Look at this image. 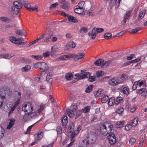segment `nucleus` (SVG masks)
<instances>
[{"mask_svg":"<svg viewBox=\"0 0 147 147\" xmlns=\"http://www.w3.org/2000/svg\"><path fill=\"white\" fill-rule=\"evenodd\" d=\"M96 140V134L93 132H90L85 138L81 140L77 147H92Z\"/></svg>","mask_w":147,"mask_h":147,"instance_id":"1","label":"nucleus"},{"mask_svg":"<svg viewBox=\"0 0 147 147\" xmlns=\"http://www.w3.org/2000/svg\"><path fill=\"white\" fill-rule=\"evenodd\" d=\"M113 128V125L110 123L102 124L100 127V131L102 135L107 136L111 132Z\"/></svg>","mask_w":147,"mask_h":147,"instance_id":"2","label":"nucleus"},{"mask_svg":"<svg viewBox=\"0 0 147 147\" xmlns=\"http://www.w3.org/2000/svg\"><path fill=\"white\" fill-rule=\"evenodd\" d=\"M123 83V81L119 80L118 78L116 77H114L109 79L108 82V84L111 86H116Z\"/></svg>","mask_w":147,"mask_h":147,"instance_id":"3","label":"nucleus"},{"mask_svg":"<svg viewBox=\"0 0 147 147\" xmlns=\"http://www.w3.org/2000/svg\"><path fill=\"white\" fill-rule=\"evenodd\" d=\"M10 40L13 43L16 44L17 45H21L22 43L24 44L26 42H23L24 41L23 38H19L17 39L13 36H11L9 38Z\"/></svg>","mask_w":147,"mask_h":147,"instance_id":"4","label":"nucleus"},{"mask_svg":"<svg viewBox=\"0 0 147 147\" xmlns=\"http://www.w3.org/2000/svg\"><path fill=\"white\" fill-rule=\"evenodd\" d=\"M22 110L28 114L31 113L33 111V107L31 104L29 103H26L22 108Z\"/></svg>","mask_w":147,"mask_h":147,"instance_id":"5","label":"nucleus"},{"mask_svg":"<svg viewBox=\"0 0 147 147\" xmlns=\"http://www.w3.org/2000/svg\"><path fill=\"white\" fill-rule=\"evenodd\" d=\"M34 4L25 3L24 5V7L30 11L36 10L37 11L38 7L37 6H34Z\"/></svg>","mask_w":147,"mask_h":147,"instance_id":"6","label":"nucleus"},{"mask_svg":"<svg viewBox=\"0 0 147 147\" xmlns=\"http://www.w3.org/2000/svg\"><path fill=\"white\" fill-rule=\"evenodd\" d=\"M44 133L42 129L39 131L38 134H36L35 136V142H37L38 141L40 140L43 136Z\"/></svg>","mask_w":147,"mask_h":147,"instance_id":"7","label":"nucleus"},{"mask_svg":"<svg viewBox=\"0 0 147 147\" xmlns=\"http://www.w3.org/2000/svg\"><path fill=\"white\" fill-rule=\"evenodd\" d=\"M107 139L109 141V142L111 145L115 144L116 142L115 137L114 134H110L107 136Z\"/></svg>","mask_w":147,"mask_h":147,"instance_id":"8","label":"nucleus"},{"mask_svg":"<svg viewBox=\"0 0 147 147\" xmlns=\"http://www.w3.org/2000/svg\"><path fill=\"white\" fill-rule=\"evenodd\" d=\"M21 93L20 92H18V94L16 95L14 99L15 101L14 103L13 106H15L16 107L17 106L19 105L21 98Z\"/></svg>","mask_w":147,"mask_h":147,"instance_id":"9","label":"nucleus"},{"mask_svg":"<svg viewBox=\"0 0 147 147\" xmlns=\"http://www.w3.org/2000/svg\"><path fill=\"white\" fill-rule=\"evenodd\" d=\"M73 56L72 54H68L67 55H62L59 57V59L60 60L64 61L68 59L73 58Z\"/></svg>","mask_w":147,"mask_h":147,"instance_id":"10","label":"nucleus"},{"mask_svg":"<svg viewBox=\"0 0 147 147\" xmlns=\"http://www.w3.org/2000/svg\"><path fill=\"white\" fill-rule=\"evenodd\" d=\"M49 69V67L47 65L45 62H42V65L41 67V69L42 71L41 73V75L45 74Z\"/></svg>","mask_w":147,"mask_h":147,"instance_id":"11","label":"nucleus"},{"mask_svg":"<svg viewBox=\"0 0 147 147\" xmlns=\"http://www.w3.org/2000/svg\"><path fill=\"white\" fill-rule=\"evenodd\" d=\"M73 56V57H74V60L75 61H77L79 59H81L85 55V54L83 53H80L76 55L72 54Z\"/></svg>","mask_w":147,"mask_h":147,"instance_id":"12","label":"nucleus"},{"mask_svg":"<svg viewBox=\"0 0 147 147\" xmlns=\"http://www.w3.org/2000/svg\"><path fill=\"white\" fill-rule=\"evenodd\" d=\"M53 36V32L51 31H48L47 34H46L45 38L44 40V41L46 42H48L49 39L51 38V37Z\"/></svg>","mask_w":147,"mask_h":147,"instance_id":"13","label":"nucleus"},{"mask_svg":"<svg viewBox=\"0 0 147 147\" xmlns=\"http://www.w3.org/2000/svg\"><path fill=\"white\" fill-rule=\"evenodd\" d=\"M70 6V5L69 2L65 1H64L63 4L61 6V7L67 11L69 10Z\"/></svg>","mask_w":147,"mask_h":147,"instance_id":"14","label":"nucleus"},{"mask_svg":"<svg viewBox=\"0 0 147 147\" xmlns=\"http://www.w3.org/2000/svg\"><path fill=\"white\" fill-rule=\"evenodd\" d=\"M11 11L13 14H16L18 17L20 16V15L18 9L15 8L14 6L11 7Z\"/></svg>","mask_w":147,"mask_h":147,"instance_id":"15","label":"nucleus"},{"mask_svg":"<svg viewBox=\"0 0 147 147\" xmlns=\"http://www.w3.org/2000/svg\"><path fill=\"white\" fill-rule=\"evenodd\" d=\"M9 120L10 122L7 127V129H10L14 125L15 122V120L14 119H10Z\"/></svg>","mask_w":147,"mask_h":147,"instance_id":"16","label":"nucleus"},{"mask_svg":"<svg viewBox=\"0 0 147 147\" xmlns=\"http://www.w3.org/2000/svg\"><path fill=\"white\" fill-rule=\"evenodd\" d=\"M13 6L18 9L22 7L23 5L21 2L17 1H15L13 3Z\"/></svg>","mask_w":147,"mask_h":147,"instance_id":"17","label":"nucleus"},{"mask_svg":"<svg viewBox=\"0 0 147 147\" xmlns=\"http://www.w3.org/2000/svg\"><path fill=\"white\" fill-rule=\"evenodd\" d=\"M146 13V10H142L139 14L138 20H140L142 19L144 17Z\"/></svg>","mask_w":147,"mask_h":147,"instance_id":"18","label":"nucleus"},{"mask_svg":"<svg viewBox=\"0 0 147 147\" xmlns=\"http://www.w3.org/2000/svg\"><path fill=\"white\" fill-rule=\"evenodd\" d=\"M104 64V60L102 59H99L94 62V64L96 66L103 65Z\"/></svg>","mask_w":147,"mask_h":147,"instance_id":"19","label":"nucleus"},{"mask_svg":"<svg viewBox=\"0 0 147 147\" xmlns=\"http://www.w3.org/2000/svg\"><path fill=\"white\" fill-rule=\"evenodd\" d=\"M67 16L68 17V20L69 21L72 22L74 23L78 22V21L76 18L72 16H69V15H68Z\"/></svg>","mask_w":147,"mask_h":147,"instance_id":"20","label":"nucleus"},{"mask_svg":"<svg viewBox=\"0 0 147 147\" xmlns=\"http://www.w3.org/2000/svg\"><path fill=\"white\" fill-rule=\"evenodd\" d=\"M66 111L67 115L69 117L71 118L73 117L74 113L72 110L68 109H67Z\"/></svg>","mask_w":147,"mask_h":147,"instance_id":"21","label":"nucleus"},{"mask_svg":"<svg viewBox=\"0 0 147 147\" xmlns=\"http://www.w3.org/2000/svg\"><path fill=\"white\" fill-rule=\"evenodd\" d=\"M109 99V96L105 94H103L102 96V102L105 103Z\"/></svg>","mask_w":147,"mask_h":147,"instance_id":"22","label":"nucleus"},{"mask_svg":"<svg viewBox=\"0 0 147 147\" xmlns=\"http://www.w3.org/2000/svg\"><path fill=\"white\" fill-rule=\"evenodd\" d=\"M115 98L114 97H111L109 99L108 102V104L110 106H112L114 104H115Z\"/></svg>","mask_w":147,"mask_h":147,"instance_id":"23","label":"nucleus"},{"mask_svg":"<svg viewBox=\"0 0 147 147\" xmlns=\"http://www.w3.org/2000/svg\"><path fill=\"white\" fill-rule=\"evenodd\" d=\"M97 34L96 33V32H95L94 31H93V29L91 32H89L88 33L89 36H92V39L93 40L95 39Z\"/></svg>","mask_w":147,"mask_h":147,"instance_id":"24","label":"nucleus"},{"mask_svg":"<svg viewBox=\"0 0 147 147\" xmlns=\"http://www.w3.org/2000/svg\"><path fill=\"white\" fill-rule=\"evenodd\" d=\"M81 72L83 74V78H88L90 75V73L89 72H85L83 70L81 71Z\"/></svg>","mask_w":147,"mask_h":147,"instance_id":"25","label":"nucleus"},{"mask_svg":"<svg viewBox=\"0 0 147 147\" xmlns=\"http://www.w3.org/2000/svg\"><path fill=\"white\" fill-rule=\"evenodd\" d=\"M9 107L10 109H9V112L8 116L10 115L11 114L13 113L16 108V107L13 105H10Z\"/></svg>","mask_w":147,"mask_h":147,"instance_id":"26","label":"nucleus"},{"mask_svg":"<svg viewBox=\"0 0 147 147\" xmlns=\"http://www.w3.org/2000/svg\"><path fill=\"white\" fill-rule=\"evenodd\" d=\"M129 89L127 87H125L123 89V92L124 94L127 96L129 93Z\"/></svg>","mask_w":147,"mask_h":147,"instance_id":"27","label":"nucleus"},{"mask_svg":"<svg viewBox=\"0 0 147 147\" xmlns=\"http://www.w3.org/2000/svg\"><path fill=\"white\" fill-rule=\"evenodd\" d=\"M85 2L84 1H82L79 3L77 5L78 7L80 8L81 9H84Z\"/></svg>","mask_w":147,"mask_h":147,"instance_id":"28","label":"nucleus"},{"mask_svg":"<svg viewBox=\"0 0 147 147\" xmlns=\"http://www.w3.org/2000/svg\"><path fill=\"white\" fill-rule=\"evenodd\" d=\"M84 10L78 7H77L74 9V12L77 14H80L83 12Z\"/></svg>","mask_w":147,"mask_h":147,"instance_id":"29","label":"nucleus"},{"mask_svg":"<svg viewBox=\"0 0 147 147\" xmlns=\"http://www.w3.org/2000/svg\"><path fill=\"white\" fill-rule=\"evenodd\" d=\"M0 20L2 21L6 22H11V19L5 17H0Z\"/></svg>","mask_w":147,"mask_h":147,"instance_id":"30","label":"nucleus"},{"mask_svg":"<svg viewBox=\"0 0 147 147\" xmlns=\"http://www.w3.org/2000/svg\"><path fill=\"white\" fill-rule=\"evenodd\" d=\"M13 54L11 53L10 54H4L2 56L3 58L6 59H9L13 56Z\"/></svg>","mask_w":147,"mask_h":147,"instance_id":"31","label":"nucleus"},{"mask_svg":"<svg viewBox=\"0 0 147 147\" xmlns=\"http://www.w3.org/2000/svg\"><path fill=\"white\" fill-rule=\"evenodd\" d=\"M131 11H127L126 13L125 14L124 18L125 19L128 20L129 19V18L131 15Z\"/></svg>","mask_w":147,"mask_h":147,"instance_id":"32","label":"nucleus"},{"mask_svg":"<svg viewBox=\"0 0 147 147\" xmlns=\"http://www.w3.org/2000/svg\"><path fill=\"white\" fill-rule=\"evenodd\" d=\"M104 74V73L102 71H97L96 72V76L99 78L100 77L103 76Z\"/></svg>","mask_w":147,"mask_h":147,"instance_id":"33","label":"nucleus"},{"mask_svg":"<svg viewBox=\"0 0 147 147\" xmlns=\"http://www.w3.org/2000/svg\"><path fill=\"white\" fill-rule=\"evenodd\" d=\"M5 132L4 129L1 127L0 128V139L2 138L4 136Z\"/></svg>","mask_w":147,"mask_h":147,"instance_id":"34","label":"nucleus"},{"mask_svg":"<svg viewBox=\"0 0 147 147\" xmlns=\"http://www.w3.org/2000/svg\"><path fill=\"white\" fill-rule=\"evenodd\" d=\"M31 67L29 65H27L22 68V71L26 72L30 70Z\"/></svg>","mask_w":147,"mask_h":147,"instance_id":"35","label":"nucleus"},{"mask_svg":"<svg viewBox=\"0 0 147 147\" xmlns=\"http://www.w3.org/2000/svg\"><path fill=\"white\" fill-rule=\"evenodd\" d=\"M93 31H94L96 33H101L104 31V29L102 28H93Z\"/></svg>","mask_w":147,"mask_h":147,"instance_id":"36","label":"nucleus"},{"mask_svg":"<svg viewBox=\"0 0 147 147\" xmlns=\"http://www.w3.org/2000/svg\"><path fill=\"white\" fill-rule=\"evenodd\" d=\"M138 122V119L137 118H135L132 121L131 125H132V127H135L136 126Z\"/></svg>","mask_w":147,"mask_h":147,"instance_id":"37","label":"nucleus"},{"mask_svg":"<svg viewBox=\"0 0 147 147\" xmlns=\"http://www.w3.org/2000/svg\"><path fill=\"white\" fill-rule=\"evenodd\" d=\"M16 33L21 36H23L25 34V31L24 30H17L16 31Z\"/></svg>","mask_w":147,"mask_h":147,"instance_id":"38","label":"nucleus"},{"mask_svg":"<svg viewBox=\"0 0 147 147\" xmlns=\"http://www.w3.org/2000/svg\"><path fill=\"white\" fill-rule=\"evenodd\" d=\"M45 105L44 104L42 103L41 104L40 108L38 109L37 111V113L40 114L42 111L43 109L45 108Z\"/></svg>","mask_w":147,"mask_h":147,"instance_id":"39","label":"nucleus"},{"mask_svg":"<svg viewBox=\"0 0 147 147\" xmlns=\"http://www.w3.org/2000/svg\"><path fill=\"white\" fill-rule=\"evenodd\" d=\"M93 87V85H92L89 86L86 89L85 92L86 93L90 92L92 91Z\"/></svg>","mask_w":147,"mask_h":147,"instance_id":"40","label":"nucleus"},{"mask_svg":"<svg viewBox=\"0 0 147 147\" xmlns=\"http://www.w3.org/2000/svg\"><path fill=\"white\" fill-rule=\"evenodd\" d=\"M83 74L82 73L80 74H76L75 75V78L78 80H80L83 79Z\"/></svg>","mask_w":147,"mask_h":147,"instance_id":"41","label":"nucleus"},{"mask_svg":"<svg viewBox=\"0 0 147 147\" xmlns=\"http://www.w3.org/2000/svg\"><path fill=\"white\" fill-rule=\"evenodd\" d=\"M112 37V34L111 33H107L105 34L104 38L107 40L109 39Z\"/></svg>","mask_w":147,"mask_h":147,"instance_id":"42","label":"nucleus"},{"mask_svg":"<svg viewBox=\"0 0 147 147\" xmlns=\"http://www.w3.org/2000/svg\"><path fill=\"white\" fill-rule=\"evenodd\" d=\"M91 107L90 106H86L82 109L83 112L84 113H87L89 112L90 109Z\"/></svg>","mask_w":147,"mask_h":147,"instance_id":"43","label":"nucleus"},{"mask_svg":"<svg viewBox=\"0 0 147 147\" xmlns=\"http://www.w3.org/2000/svg\"><path fill=\"white\" fill-rule=\"evenodd\" d=\"M65 78L68 80H71L73 77V75L71 73L66 74L65 75Z\"/></svg>","mask_w":147,"mask_h":147,"instance_id":"44","label":"nucleus"},{"mask_svg":"<svg viewBox=\"0 0 147 147\" xmlns=\"http://www.w3.org/2000/svg\"><path fill=\"white\" fill-rule=\"evenodd\" d=\"M125 123L124 121H118L117 123L116 124L119 127H123Z\"/></svg>","mask_w":147,"mask_h":147,"instance_id":"45","label":"nucleus"},{"mask_svg":"<svg viewBox=\"0 0 147 147\" xmlns=\"http://www.w3.org/2000/svg\"><path fill=\"white\" fill-rule=\"evenodd\" d=\"M67 116L64 117L61 120L62 125L63 126H65L67 124Z\"/></svg>","mask_w":147,"mask_h":147,"instance_id":"46","label":"nucleus"},{"mask_svg":"<svg viewBox=\"0 0 147 147\" xmlns=\"http://www.w3.org/2000/svg\"><path fill=\"white\" fill-rule=\"evenodd\" d=\"M31 57L34 58L36 60H40L42 58V57L41 55H31Z\"/></svg>","mask_w":147,"mask_h":147,"instance_id":"47","label":"nucleus"},{"mask_svg":"<svg viewBox=\"0 0 147 147\" xmlns=\"http://www.w3.org/2000/svg\"><path fill=\"white\" fill-rule=\"evenodd\" d=\"M123 99V98L122 97H119L117 98L115 102V104L116 105H117L120 102H121Z\"/></svg>","mask_w":147,"mask_h":147,"instance_id":"48","label":"nucleus"},{"mask_svg":"<svg viewBox=\"0 0 147 147\" xmlns=\"http://www.w3.org/2000/svg\"><path fill=\"white\" fill-rule=\"evenodd\" d=\"M67 45L69 47L73 48H75L76 47L75 43L72 41L68 42Z\"/></svg>","mask_w":147,"mask_h":147,"instance_id":"49","label":"nucleus"},{"mask_svg":"<svg viewBox=\"0 0 147 147\" xmlns=\"http://www.w3.org/2000/svg\"><path fill=\"white\" fill-rule=\"evenodd\" d=\"M126 31L124 30L121 32L117 34L114 36H113V37H119L120 36H121L123 35L126 32Z\"/></svg>","mask_w":147,"mask_h":147,"instance_id":"50","label":"nucleus"},{"mask_svg":"<svg viewBox=\"0 0 147 147\" xmlns=\"http://www.w3.org/2000/svg\"><path fill=\"white\" fill-rule=\"evenodd\" d=\"M31 119L29 113L28 114L25 115L24 116V119L25 121H29Z\"/></svg>","mask_w":147,"mask_h":147,"instance_id":"51","label":"nucleus"},{"mask_svg":"<svg viewBox=\"0 0 147 147\" xmlns=\"http://www.w3.org/2000/svg\"><path fill=\"white\" fill-rule=\"evenodd\" d=\"M142 29V28L139 27H137L136 29H133L131 33L132 34H134L139 31Z\"/></svg>","mask_w":147,"mask_h":147,"instance_id":"52","label":"nucleus"},{"mask_svg":"<svg viewBox=\"0 0 147 147\" xmlns=\"http://www.w3.org/2000/svg\"><path fill=\"white\" fill-rule=\"evenodd\" d=\"M34 124L32 125L29 126L27 129L26 131L25 132L26 134H29L30 133L31 129H32V127L34 125Z\"/></svg>","mask_w":147,"mask_h":147,"instance_id":"53","label":"nucleus"},{"mask_svg":"<svg viewBox=\"0 0 147 147\" xmlns=\"http://www.w3.org/2000/svg\"><path fill=\"white\" fill-rule=\"evenodd\" d=\"M74 127V124L73 122H71L69 123V127L71 131L73 130Z\"/></svg>","mask_w":147,"mask_h":147,"instance_id":"54","label":"nucleus"},{"mask_svg":"<svg viewBox=\"0 0 147 147\" xmlns=\"http://www.w3.org/2000/svg\"><path fill=\"white\" fill-rule=\"evenodd\" d=\"M136 141V140L134 138H131L129 140V144L131 145L134 144Z\"/></svg>","mask_w":147,"mask_h":147,"instance_id":"55","label":"nucleus"},{"mask_svg":"<svg viewBox=\"0 0 147 147\" xmlns=\"http://www.w3.org/2000/svg\"><path fill=\"white\" fill-rule=\"evenodd\" d=\"M56 131L58 134H61L62 132V128L59 126H58L56 128Z\"/></svg>","mask_w":147,"mask_h":147,"instance_id":"56","label":"nucleus"},{"mask_svg":"<svg viewBox=\"0 0 147 147\" xmlns=\"http://www.w3.org/2000/svg\"><path fill=\"white\" fill-rule=\"evenodd\" d=\"M29 115L31 119H33L36 116V113L35 112H34L31 113H29Z\"/></svg>","mask_w":147,"mask_h":147,"instance_id":"57","label":"nucleus"},{"mask_svg":"<svg viewBox=\"0 0 147 147\" xmlns=\"http://www.w3.org/2000/svg\"><path fill=\"white\" fill-rule=\"evenodd\" d=\"M127 78L128 76L127 75L125 74H123L121 77V79L123 80H126L127 79Z\"/></svg>","mask_w":147,"mask_h":147,"instance_id":"58","label":"nucleus"},{"mask_svg":"<svg viewBox=\"0 0 147 147\" xmlns=\"http://www.w3.org/2000/svg\"><path fill=\"white\" fill-rule=\"evenodd\" d=\"M87 29L86 27H82L80 29V32L86 33L87 31Z\"/></svg>","mask_w":147,"mask_h":147,"instance_id":"59","label":"nucleus"},{"mask_svg":"<svg viewBox=\"0 0 147 147\" xmlns=\"http://www.w3.org/2000/svg\"><path fill=\"white\" fill-rule=\"evenodd\" d=\"M132 125H131L128 124L125 127V129L127 131L130 130L131 128Z\"/></svg>","mask_w":147,"mask_h":147,"instance_id":"60","label":"nucleus"},{"mask_svg":"<svg viewBox=\"0 0 147 147\" xmlns=\"http://www.w3.org/2000/svg\"><path fill=\"white\" fill-rule=\"evenodd\" d=\"M82 113V111L81 110H79L77 111L76 113V117H75V119H76Z\"/></svg>","mask_w":147,"mask_h":147,"instance_id":"61","label":"nucleus"},{"mask_svg":"<svg viewBox=\"0 0 147 147\" xmlns=\"http://www.w3.org/2000/svg\"><path fill=\"white\" fill-rule=\"evenodd\" d=\"M123 109L121 107L116 111V112L119 114H121L123 111Z\"/></svg>","mask_w":147,"mask_h":147,"instance_id":"62","label":"nucleus"},{"mask_svg":"<svg viewBox=\"0 0 147 147\" xmlns=\"http://www.w3.org/2000/svg\"><path fill=\"white\" fill-rule=\"evenodd\" d=\"M138 82L139 81H136V82H135L134 84H133V90H135L137 87V85H138Z\"/></svg>","mask_w":147,"mask_h":147,"instance_id":"63","label":"nucleus"},{"mask_svg":"<svg viewBox=\"0 0 147 147\" xmlns=\"http://www.w3.org/2000/svg\"><path fill=\"white\" fill-rule=\"evenodd\" d=\"M145 90V88H142L140 89L137 92V94H141L142 93H144V92Z\"/></svg>","mask_w":147,"mask_h":147,"instance_id":"64","label":"nucleus"}]
</instances>
